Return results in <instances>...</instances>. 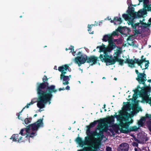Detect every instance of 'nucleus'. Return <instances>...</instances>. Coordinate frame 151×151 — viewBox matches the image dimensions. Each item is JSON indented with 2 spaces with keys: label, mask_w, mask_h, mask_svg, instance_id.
<instances>
[{
  "label": "nucleus",
  "mask_w": 151,
  "mask_h": 151,
  "mask_svg": "<svg viewBox=\"0 0 151 151\" xmlns=\"http://www.w3.org/2000/svg\"><path fill=\"white\" fill-rule=\"evenodd\" d=\"M139 3L137 4V5H139L140 4V3L143 2H144V0H139Z\"/></svg>",
  "instance_id": "obj_52"
},
{
  "label": "nucleus",
  "mask_w": 151,
  "mask_h": 151,
  "mask_svg": "<svg viewBox=\"0 0 151 151\" xmlns=\"http://www.w3.org/2000/svg\"><path fill=\"white\" fill-rule=\"evenodd\" d=\"M37 114H35L34 115V117H35V116H37Z\"/></svg>",
  "instance_id": "obj_64"
},
{
  "label": "nucleus",
  "mask_w": 151,
  "mask_h": 151,
  "mask_svg": "<svg viewBox=\"0 0 151 151\" xmlns=\"http://www.w3.org/2000/svg\"><path fill=\"white\" fill-rule=\"evenodd\" d=\"M124 63H128L129 66L131 68L134 67H135L134 63H136L135 60H134L132 59H129L127 58L124 62Z\"/></svg>",
  "instance_id": "obj_17"
},
{
  "label": "nucleus",
  "mask_w": 151,
  "mask_h": 151,
  "mask_svg": "<svg viewBox=\"0 0 151 151\" xmlns=\"http://www.w3.org/2000/svg\"><path fill=\"white\" fill-rule=\"evenodd\" d=\"M98 48L100 49L99 52H104V54L102 55L103 58H104V55L105 54L108 55V52H106L107 48L105 47V45L98 46L96 48ZM101 55H102V54Z\"/></svg>",
  "instance_id": "obj_19"
},
{
  "label": "nucleus",
  "mask_w": 151,
  "mask_h": 151,
  "mask_svg": "<svg viewBox=\"0 0 151 151\" xmlns=\"http://www.w3.org/2000/svg\"><path fill=\"white\" fill-rule=\"evenodd\" d=\"M137 5V4H135V5H132V6L134 7H136Z\"/></svg>",
  "instance_id": "obj_57"
},
{
  "label": "nucleus",
  "mask_w": 151,
  "mask_h": 151,
  "mask_svg": "<svg viewBox=\"0 0 151 151\" xmlns=\"http://www.w3.org/2000/svg\"><path fill=\"white\" fill-rule=\"evenodd\" d=\"M132 145L134 146L137 147L138 146V144L136 142H133L132 143Z\"/></svg>",
  "instance_id": "obj_45"
},
{
  "label": "nucleus",
  "mask_w": 151,
  "mask_h": 151,
  "mask_svg": "<svg viewBox=\"0 0 151 151\" xmlns=\"http://www.w3.org/2000/svg\"><path fill=\"white\" fill-rule=\"evenodd\" d=\"M42 119H40L34 124L27 126L26 128V131L27 133H29V131L31 129L33 131L37 130L40 127L42 126Z\"/></svg>",
  "instance_id": "obj_7"
},
{
  "label": "nucleus",
  "mask_w": 151,
  "mask_h": 151,
  "mask_svg": "<svg viewBox=\"0 0 151 151\" xmlns=\"http://www.w3.org/2000/svg\"><path fill=\"white\" fill-rule=\"evenodd\" d=\"M122 53V52L120 50H118L115 53V54L116 55L115 56H114V59H118V58H119V56Z\"/></svg>",
  "instance_id": "obj_28"
},
{
  "label": "nucleus",
  "mask_w": 151,
  "mask_h": 151,
  "mask_svg": "<svg viewBox=\"0 0 151 151\" xmlns=\"http://www.w3.org/2000/svg\"><path fill=\"white\" fill-rule=\"evenodd\" d=\"M76 141L80 146L82 147L86 145L87 143V142L86 141L82 140L81 138L78 137L76 139Z\"/></svg>",
  "instance_id": "obj_21"
},
{
  "label": "nucleus",
  "mask_w": 151,
  "mask_h": 151,
  "mask_svg": "<svg viewBox=\"0 0 151 151\" xmlns=\"http://www.w3.org/2000/svg\"><path fill=\"white\" fill-rule=\"evenodd\" d=\"M113 39L112 35L111 34H108L105 35L103 38L102 39L103 41L106 42L108 41V42Z\"/></svg>",
  "instance_id": "obj_22"
},
{
  "label": "nucleus",
  "mask_w": 151,
  "mask_h": 151,
  "mask_svg": "<svg viewBox=\"0 0 151 151\" xmlns=\"http://www.w3.org/2000/svg\"><path fill=\"white\" fill-rule=\"evenodd\" d=\"M149 2V0H144V4L143 5H144V7H145L146 6V4H147Z\"/></svg>",
  "instance_id": "obj_39"
},
{
  "label": "nucleus",
  "mask_w": 151,
  "mask_h": 151,
  "mask_svg": "<svg viewBox=\"0 0 151 151\" xmlns=\"http://www.w3.org/2000/svg\"><path fill=\"white\" fill-rule=\"evenodd\" d=\"M65 89L64 88H59V90L60 91L62 90H65Z\"/></svg>",
  "instance_id": "obj_56"
},
{
  "label": "nucleus",
  "mask_w": 151,
  "mask_h": 151,
  "mask_svg": "<svg viewBox=\"0 0 151 151\" xmlns=\"http://www.w3.org/2000/svg\"><path fill=\"white\" fill-rule=\"evenodd\" d=\"M48 79L47 78L46 76H45L43 78V83H44L46 85H48V83L47 82H45V81L48 80Z\"/></svg>",
  "instance_id": "obj_33"
},
{
  "label": "nucleus",
  "mask_w": 151,
  "mask_h": 151,
  "mask_svg": "<svg viewBox=\"0 0 151 151\" xmlns=\"http://www.w3.org/2000/svg\"><path fill=\"white\" fill-rule=\"evenodd\" d=\"M129 114L126 111H122V113H120L119 115H116V113L114 115V118L116 117L117 120L120 122V124L118 126V127L119 130L120 129V124L122 122L123 123L127 122L128 120V119L129 118Z\"/></svg>",
  "instance_id": "obj_6"
},
{
  "label": "nucleus",
  "mask_w": 151,
  "mask_h": 151,
  "mask_svg": "<svg viewBox=\"0 0 151 151\" xmlns=\"http://www.w3.org/2000/svg\"><path fill=\"white\" fill-rule=\"evenodd\" d=\"M106 149L107 151H110L111 150V148L109 147H107Z\"/></svg>",
  "instance_id": "obj_49"
},
{
  "label": "nucleus",
  "mask_w": 151,
  "mask_h": 151,
  "mask_svg": "<svg viewBox=\"0 0 151 151\" xmlns=\"http://www.w3.org/2000/svg\"><path fill=\"white\" fill-rule=\"evenodd\" d=\"M118 31L117 30H116L115 31H114L113 32V33H112V34H111V35H112V36H115V35H118Z\"/></svg>",
  "instance_id": "obj_40"
},
{
  "label": "nucleus",
  "mask_w": 151,
  "mask_h": 151,
  "mask_svg": "<svg viewBox=\"0 0 151 151\" xmlns=\"http://www.w3.org/2000/svg\"><path fill=\"white\" fill-rule=\"evenodd\" d=\"M134 19H132V18H131V19H128L127 21L128 20H130V21H129V24H131L132 26L133 25V20H134Z\"/></svg>",
  "instance_id": "obj_44"
},
{
  "label": "nucleus",
  "mask_w": 151,
  "mask_h": 151,
  "mask_svg": "<svg viewBox=\"0 0 151 151\" xmlns=\"http://www.w3.org/2000/svg\"><path fill=\"white\" fill-rule=\"evenodd\" d=\"M87 129L86 130V134L88 136H101L103 134V132L101 131H100V133H98L96 132H90V128L89 127H87Z\"/></svg>",
  "instance_id": "obj_12"
},
{
  "label": "nucleus",
  "mask_w": 151,
  "mask_h": 151,
  "mask_svg": "<svg viewBox=\"0 0 151 151\" xmlns=\"http://www.w3.org/2000/svg\"><path fill=\"white\" fill-rule=\"evenodd\" d=\"M147 63L145 64V69H147L148 66H149V62L148 60H147Z\"/></svg>",
  "instance_id": "obj_46"
},
{
  "label": "nucleus",
  "mask_w": 151,
  "mask_h": 151,
  "mask_svg": "<svg viewBox=\"0 0 151 151\" xmlns=\"http://www.w3.org/2000/svg\"><path fill=\"white\" fill-rule=\"evenodd\" d=\"M133 120L131 119V122H129V119L127 122L126 123H122L120 125L119 130L121 132L123 133H127L131 131H135L137 130L139 127L137 128L136 126H134L129 128V125L132 123Z\"/></svg>",
  "instance_id": "obj_4"
},
{
  "label": "nucleus",
  "mask_w": 151,
  "mask_h": 151,
  "mask_svg": "<svg viewBox=\"0 0 151 151\" xmlns=\"http://www.w3.org/2000/svg\"><path fill=\"white\" fill-rule=\"evenodd\" d=\"M106 105L105 104H104V107H103V109H104L105 108Z\"/></svg>",
  "instance_id": "obj_60"
},
{
  "label": "nucleus",
  "mask_w": 151,
  "mask_h": 151,
  "mask_svg": "<svg viewBox=\"0 0 151 151\" xmlns=\"http://www.w3.org/2000/svg\"><path fill=\"white\" fill-rule=\"evenodd\" d=\"M110 22L113 23L114 24L118 26L117 28H129L127 27H122L120 26V24L123 22V20L120 17H115L113 20H111Z\"/></svg>",
  "instance_id": "obj_9"
},
{
  "label": "nucleus",
  "mask_w": 151,
  "mask_h": 151,
  "mask_svg": "<svg viewBox=\"0 0 151 151\" xmlns=\"http://www.w3.org/2000/svg\"><path fill=\"white\" fill-rule=\"evenodd\" d=\"M145 28L146 27H151V17L149 19L148 22L147 24H145Z\"/></svg>",
  "instance_id": "obj_31"
},
{
  "label": "nucleus",
  "mask_w": 151,
  "mask_h": 151,
  "mask_svg": "<svg viewBox=\"0 0 151 151\" xmlns=\"http://www.w3.org/2000/svg\"><path fill=\"white\" fill-rule=\"evenodd\" d=\"M148 82H151V79H149L148 80Z\"/></svg>",
  "instance_id": "obj_58"
},
{
  "label": "nucleus",
  "mask_w": 151,
  "mask_h": 151,
  "mask_svg": "<svg viewBox=\"0 0 151 151\" xmlns=\"http://www.w3.org/2000/svg\"><path fill=\"white\" fill-rule=\"evenodd\" d=\"M105 20H111V18H109V17L106 18L104 19Z\"/></svg>",
  "instance_id": "obj_51"
},
{
  "label": "nucleus",
  "mask_w": 151,
  "mask_h": 151,
  "mask_svg": "<svg viewBox=\"0 0 151 151\" xmlns=\"http://www.w3.org/2000/svg\"><path fill=\"white\" fill-rule=\"evenodd\" d=\"M38 98L37 100L36 99H33L32 100L31 102L27 104V105L25 106V107L28 108H29V106L33 104L34 103L36 102H38ZM37 104L38 103H37Z\"/></svg>",
  "instance_id": "obj_27"
},
{
  "label": "nucleus",
  "mask_w": 151,
  "mask_h": 151,
  "mask_svg": "<svg viewBox=\"0 0 151 151\" xmlns=\"http://www.w3.org/2000/svg\"><path fill=\"white\" fill-rule=\"evenodd\" d=\"M103 21H101L100 22H99V23L96 22V21L95 22V23L94 24H88V28H91L92 27H93V26H101L102 24V23Z\"/></svg>",
  "instance_id": "obj_23"
},
{
  "label": "nucleus",
  "mask_w": 151,
  "mask_h": 151,
  "mask_svg": "<svg viewBox=\"0 0 151 151\" xmlns=\"http://www.w3.org/2000/svg\"><path fill=\"white\" fill-rule=\"evenodd\" d=\"M99 58L102 61H104L105 62L108 63H109V65H112L114 64L116 61H117L119 63V64L123 65L124 62H125L123 60L120 59L118 58V59H114L113 58H111V56L107 54H105L104 58H103L102 55H100L99 56Z\"/></svg>",
  "instance_id": "obj_5"
},
{
  "label": "nucleus",
  "mask_w": 151,
  "mask_h": 151,
  "mask_svg": "<svg viewBox=\"0 0 151 151\" xmlns=\"http://www.w3.org/2000/svg\"><path fill=\"white\" fill-rule=\"evenodd\" d=\"M69 66L67 65H65L59 67L58 68V70L62 73L61 74L63 73L65 74L66 73V72L68 70H69Z\"/></svg>",
  "instance_id": "obj_16"
},
{
  "label": "nucleus",
  "mask_w": 151,
  "mask_h": 151,
  "mask_svg": "<svg viewBox=\"0 0 151 151\" xmlns=\"http://www.w3.org/2000/svg\"><path fill=\"white\" fill-rule=\"evenodd\" d=\"M134 139L135 141L139 143H143L145 142H146L147 140L145 137V138L143 139H137L136 137H135L134 138Z\"/></svg>",
  "instance_id": "obj_25"
},
{
  "label": "nucleus",
  "mask_w": 151,
  "mask_h": 151,
  "mask_svg": "<svg viewBox=\"0 0 151 151\" xmlns=\"http://www.w3.org/2000/svg\"><path fill=\"white\" fill-rule=\"evenodd\" d=\"M134 35H133L129 36L127 38V41H128L129 40L131 41L132 40H134V38H133V36ZM127 44L129 45L130 46H134V43L133 42H132L130 43L127 42Z\"/></svg>",
  "instance_id": "obj_24"
},
{
  "label": "nucleus",
  "mask_w": 151,
  "mask_h": 151,
  "mask_svg": "<svg viewBox=\"0 0 151 151\" xmlns=\"http://www.w3.org/2000/svg\"><path fill=\"white\" fill-rule=\"evenodd\" d=\"M98 127L99 129H102L103 128V126L102 124L100 123L99 124Z\"/></svg>",
  "instance_id": "obj_38"
},
{
  "label": "nucleus",
  "mask_w": 151,
  "mask_h": 151,
  "mask_svg": "<svg viewBox=\"0 0 151 151\" xmlns=\"http://www.w3.org/2000/svg\"><path fill=\"white\" fill-rule=\"evenodd\" d=\"M20 116H19V115L18 116V118L19 119H20V117H19Z\"/></svg>",
  "instance_id": "obj_62"
},
{
  "label": "nucleus",
  "mask_w": 151,
  "mask_h": 151,
  "mask_svg": "<svg viewBox=\"0 0 151 151\" xmlns=\"http://www.w3.org/2000/svg\"><path fill=\"white\" fill-rule=\"evenodd\" d=\"M65 75L63 73L60 75V79L63 80V84L65 85L69 83L68 81L70 80L69 78L71 77V76H65Z\"/></svg>",
  "instance_id": "obj_14"
},
{
  "label": "nucleus",
  "mask_w": 151,
  "mask_h": 151,
  "mask_svg": "<svg viewBox=\"0 0 151 151\" xmlns=\"http://www.w3.org/2000/svg\"><path fill=\"white\" fill-rule=\"evenodd\" d=\"M114 41L113 39L110 41L108 43L109 44V50H107V51H109V50H113V49L115 48L116 47V45L115 43L114 42Z\"/></svg>",
  "instance_id": "obj_20"
},
{
  "label": "nucleus",
  "mask_w": 151,
  "mask_h": 151,
  "mask_svg": "<svg viewBox=\"0 0 151 151\" xmlns=\"http://www.w3.org/2000/svg\"><path fill=\"white\" fill-rule=\"evenodd\" d=\"M99 122V120L95 121L91 123L89 126H86V127H89L90 128L93 127L95 126L97 123Z\"/></svg>",
  "instance_id": "obj_29"
},
{
  "label": "nucleus",
  "mask_w": 151,
  "mask_h": 151,
  "mask_svg": "<svg viewBox=\"0 0 151 151\" xmlns=\"http://www.w3.org/2000/svg\"><path fill=\"white\" fill-rule=\"evenodd\" d=\"M145 117H142L141 119L138 121V126H139V127L142 126L144 122H143V121H145Z\"/></svg>",
  "instance_id": "obj_26"
},
{
  "label": "nucleus",
  "mask_w": 151,
  "mask_h": 151,
  "mask_svg": "<svg viewBox=\"0 0 151 151\" xmlns=\"http://www.w3.org/2000/svg\"><path fill=\"white\" fill-rule=\"evenodd\" d=\"M145 7H144V5H143V8L145 9H147V11H150L151 12V7L150 6V5H147V4L146 5Z\"/></svg>",
  "instance_id": "obj_32"
},
{
  "label": "nucleus",
  "mask_w": 151,
  "mask_h": 151,
  "mask_svg": "<svg viewBox=\"0 0 151 151\" xmlns=\"http://www.w3.org/2000/svg\"><path fill=\"white\" fill-rule=\"evenodd\" d=\"M135 149V151H137V148H135V149Z\"/></svg>",
  "instance_id": "obj_63"
},
{
  "label": "nucleus",
  "mask_w": 151,
  "mask_h": 151,
  "mask_svg": "<svg viewBox=\"0 0 151 151\" xmlns=\"http://www.w3.org/2000/svg\"><path fill=\"white\" fill-rule=\"evenodd\" d=\"M81 54V52H78V55H80V54Z\"/></svg>",
  "instance_id": "obj_59"
},
{
  "label": "nucleus",
  "mask_w": 151,
  "mask_h": 151,
  "mask_svg": "<svg viewBox=\"0 0 151 151\" xmlns=\"http://www.w3.org/2000/svg\"><path fill=\"white\" fill-rule=\"evenodd\" d=\"M70 88V87L69 86H67L66 87L65 89L66 90H69Z\"/></svg>",
  "instance_id": "obj_54"
},
{
  "label": "nucleus",
  "mask_w": 151,
  "mask_h": 151,
  "mask_svg": "<svg viewBox=\"0 0 151 151\" xmlns=\"http://www.w3.org/2000/svg\"><path fill=\"white\" fill-rule=\"evenodd\" d=\"M144 56L142 55L141 57V60H139V59L135 58L136 63H137L138 65L140 66L142 68V66L141 64L143 63V62H147V60H146V58H144Z\"/></svg>",
  "instance_id": "obj_15"
},
{
  "label": "nucleus",
  "mask_w": 151,
  "mask_h": 151,
  "mask_svg": "<svg viewBox=\"0 0 151 151\" xmlns=\"http://www.w3.org/2000/svg\"><path fill=\"white\" fill-rule=\"evenodd\" d=\"M18 136V135L17 134H16L14 135V136H12L13 138V141H17V137Z\"/></svg>",
  "instance_id": "obj_36"
},
{
  "label": "nucleus",
  "mask_w": 151,
  "mask_h": 151,
  "mask_svg": "<svg viewBox=\"0 0 151 151\" xmlns=\"http://www.w3.org/2000/svg\"><path fill=\"white\" fill-rule=\"evenodd\" d=\"M140 95L142 97L143 100L151 106V97H149L147 92L144 89H142L139 92Z\"/></svg>",
  "instance_id": "obj_10"
},
{
  "label": "nucleus",
  "mask_w": 151,
  "mask_h": 151,
  "mask_svg": "<svg viewBox=\"0 0 151 151\" xmlns=\"http://www.w3.org/2000/svg\"><path fill=\"white\" fill-rule=\"evenodd\" d=\"M31 118H26L24 120V122L26 124H28L31 122Z\"/></svg>",
  "instance_id": "obj_34"
},
{
  "label": "nucleus",
  "mask_w": 151,
  "mask_h": 151,
  "mask_svg": "<svg viewBox=\"0 0 151 151\" xmlns=\"http://www.w3.org/2000/svg\"><path fill=\"white\" fill-rule=\"evenodd\" d=\"M127 4L129 5V7H130V6L132 5L131 0H127Z\"/></svg>",
  "instance_id": "obj_42"
},
{
  "label": "nucleus",
  "mask_w": 151,
  "mask_h": 151,
  "mask_svg": "<svg viewBox=\"0 0 151 151\" xmlns=\"http://www.w3.org/2000/svg\"><path fill=\"white\" fill-rule=\"evenodd\" d=\"M136 92L134 91L135 93L133 94L132 97L134 100H135L136 99H137V94H135Z\"/></svg>",
  "instance_id": "obj_41"
},
{
  "label": "nucleus",
  "mask_w": 151,
  "mask_h": 151,
  "mask_svg": "<svg viewBox=\"0 0 151 151\" xmlns=\"http://www.w3.org/2000/svg\"><path fill=\"white\" fill-rule=\"evenodd\" d=\"M119 29V31H120L122 30V29Z\"/></svg>",
  "instance_id": "obj_61"
},
{
  "label": "nucleus",
  "mask_w": 151,
  "mask_h": 151,
  "mask_svg": "<svg viewBox=\"0 0 151 151\" xmlns=\"http://www.w3.org/2000/svg\"><path fill=\"white\" fill-rule=\"evenodd\" d=\"M22 137H19V139H18V142H19V141H20V140H22Z\"/></svg>",
  "instance_id": "obj_55"
},
{
  "label": "nucleus",
  "mask_w": 151,
  "mask_h": 151,
  "mask_svg": "<svg viewBox=\"0 0 151 151\" xmlns=\"http://www.w3.org/2000/svg\"><path fill=\"white\" fill-rule=\"evenodd\" d=\"M48 85L44 83L40 84L37 88V94L39 95L38 104L37 105L39 108L42 109L45 107V104L48 101L49 104L52 97V93L56 92L57 90L54 85L48 87Z\"/></svg>",
  "instance_id": "obj_1"
},
{
  "label": "nucleus",
  "mask_w": 151,
  "mask_h": 151,
  "mask_svg": "<svg viewBox=\"0 0 151 151\" xmlns=\"http://www.w3.org/2000/svg\"><path fill=\"white\" fill-rule=\"evenodd\" d=\"M147 125L149 130L151 132V122L149 121L147 123Z\"/></svg>",
  "instance_id": "obj_35"
},
{
  "label": "nucleus",
  "mask_w": 151,
  "mask_h": 151,
  "mask_svg": "<svg viewBox=\"0 0 151 151\" xmlns=\"http://www.w3.org/2000/svg\"><path fill=\"white\" fill-rule=\"evenodd\" d=\"M145 29H134V35L137 36L138 35L145 34L144 32Z\"/></svg>",
  "instance_id": "obj_18"
},
{
  "label": "nucleus",
  "mask_w": 151,
  "mask_h": 151,
  "mask_svg": "<svg viewBox=\"0 0 151 151\" xmlns=\"http://www.w3.org/2000/svg\"><path fill=\"white\" fill-rule=\"evenodd\" d=\"M145 118H148L151 120V114H146L145 115Z\"/></svg>",
  "instance_id": "obj_43"
},
{
  "label": "nucleus",
  "mask_w": 151,
  "mask_h": 151,
  "mask_svg": "<svg viewBox=\"0 0 151 151\" xmlns=\"http://www.w3.org/2000/svg\"><path fill=\"white\" fill-rule=\"evenodd\" d=\"M135 72H136V74H137V75H138L140 73H139L138 70H135Z\"/></svg>",
  "instance_id": "obj_53"
},
{
  "label": "nucleus",
  "mask_w": 151,
  "mask_h": 151,
  "mask_svg": "<svg viewBox=\"0 0 151 151\" xmlns=\"http://www.w3.org/2000/svg\"><path fill=\"white\" fill-rule=\"evenodd\" d=\"M99 57L94 56H92L90 57H87L86 55H82L80 57H77L75 59V62L78 64L79 66L84 63L86 62L88 63H91V65H93L97 63Z\"/></svg>",
  "instance_id": "obj_3"
},
{
  "label": "nucleus",
  "mask_w": 151,
  "mask_h": 151,
  "mask_svg": "<svg viewBox=\"0 0 151 151\" xmlns=\"http://www.w3.org/2000/svg\"><path fill=\"white\" fill-rule=\"evenodd\" d=\"M23 131H24V130L23 129H22L20 131V133L22 135H24V134L23 133Z\"/></svg>",
  "instance_id": "obj_50"
},
{
  "label": "nucleus",
  "mask_w": 151,
  "mask_h": 151,
  "mask_svg": "<svg viewBox=\"0 0 151 151\" xmlns=\"http://www.w3.org/2000/svg\"><path fill=\"white\" fill-rule=\"evenodd\" d=\"M136 80L140 84H142L144 86H146L145 83V81L147 80L146 75L144 73H140L137 75Z\"/></svg>",
  "instance_id": "obj_11"
},
{
  "label": "nucleus",
  "mask_w": 151,
  "mask_h": 151,
  "mask_svg": "<svg viewBox=\"0 0 151 151\" xmlns=\"http://www.w3.org/2000/svg\"><path fill=\"white\" fill-rule=\"evenodd\" d=\"M138 24H139V23L135 24L134 25H133L132 26L133 27L132 28H136V27L137 26H138Z\"/></svg>",
  "instance_id": "obj_48"
},
{
  "label": "nucleus",
  "mask_w": 151,
  "mask_h": 151,
  "mask_svg": "<svg viewBox=\"0 0 151 151\" xmlns=\"http://www.w3.org/2000/svg\"><path fill=\"white\" fill-rule=\"evenodd\" d=\"M127 14H123L122 16L124 20L127 21L129 19H134L136 18L142 17L143 16L147 14V9L144 8L143 9H140L137 12H134V8L133 7H128V9L127 11Z\"/></svg>",
  "instance_id": "obj_2"
},
{
  "label": "nucleus",
  "mask_w": 151,
  "mask_h": 151,
  "mask_svg": "<svg viewBox=\"0 0 151 151\" xmlns=\"http://www.w3.org/2000/svg\"><path fill=\"white\" fill-rule=\"evenodd\" d=\"M37 135L36 132H32L29 136V137H33Z\"/></svg>",
  "instance_id": "obj_37"
},
{
  "label": "nucleus",
  "mask_w": 151,
  "mask_h": 151,
  "mask_svg": "<svg viewBox=\"0 0 151 151\" xmlns=\"http://www.w3.org/2000/svg\"><path fill=\"white\" fill-rule=\"evenodd\" d=\"M114 121V118L113 116H111L110 117H109L108 120V122L110 124H113Z\"/></svg>",
  "instance_id": "obj_30"
},
{
  "label": "nucleus",
  "mask_w": 151,
  "mask_h": 151,
  "mask_svg": "<svg viewBox=\"0 0 151 151\" xmlns=\"http://www.w3.org/2000/svg\"><path fill=\"white\" fill-rule=\"evenodd\" d=\"M129 147V145L126 143H123L120 145L118 148V151H128Z\"/></svg>",
  "instance_id": "obj_13"
},
{
  "label": "nucleus",
  "mask_w": 151,
  "mask_h": 151,
  "mask_svg": "<svg viewBox=\"0 0 151 151\" xmlns=\"http://www.w3.org/2000/svg\"><path fill=\"white\" fill-rule=\"evenodd\" d=\"M99 144L100 143L98 141L93 142L91 147H85L82 151H97L99 148ZM78 151H81V150H80Z\"/></svg>",
  "instance_id": "obj_8"
},
{
  "label": "nucleus",
  "mask_w": 151,
  "mask_h": 151,
  "mask_svg": "<svg viewBox=\"0 0 151 151\" xmlns=\"http://www.w3.org/2000/svg\"><path fill=\"white\" fill-rule=\"evenodd\" d=\"M145 137L146 139H147V137H146L145 136H144V135H142L140 136L139 138V139H143Z\"/></svg>",
  "instance_id": "obj_47"
}]
</instances>
